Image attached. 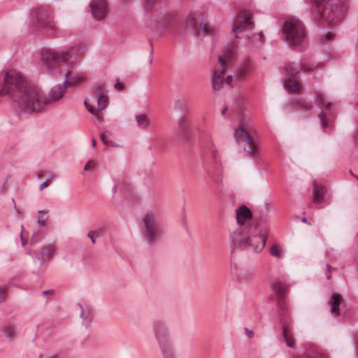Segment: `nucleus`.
I'll return each instance as SVG.
<instances>
[{"instance_id": "19", "label": "nucleus", "mask_w": 358, "mask_h": 358, "mask_svg": "<svg viewBox=\"0 0 358 358\" xmlns=\"http://www.w3.org/2000/svg\"><path fill=\"white\" fill-rule=\"evenodd\" d=\"M313 192V202L315 203H321L324 200V196L327 193V189L324 185H318L316 182H314Z\"/></svg>"}, {"instance_id": "18", "label": "nucleus", "mask_w": 358, "mask_h": 358, "mask_svg": "<svg viewBox=\"0 0 358 358\" xmlns=\"http://www.w3.org/2000/svg\"><path fill=\"white\" fill-rule=\"evenodd\" d=\"M301 69L305 72L312 70L311 68L305 64H302L300 62L288 63L285 67L287 73L292 77L296 76Z\"/></svg>"}, {"instance_id": "4", "label": "nucleus", "mask_w": 358, "mask_h": 358, "mask_svg": "<svg viewBox=\"0 0 358 358\" xmlns=\"http://www.w3.org/2000/svg\"><path fill=\"white\" fill-rule=\"evenodd\" d=\"M141 229L143 237L149 246L155 245L164 234L163 226L156 210H148L142 219Z\"/></svg>"}, {"instance_id": "63", "label": "nucleus", "mask_w": 358, "mask_h": 358, "mask_svg": "<svg viewBox=\"0 0 358 358\" xmlns=\"http://www.w3.org/2000/svg\"><path fill=\"white\" fill-rule=\"evenodd\" d=\"M48 358H51V357H48Z\"/></svg>"}, {"instance_id": "27", "label": "nucleus", "mask_w": 358, "mask_h": 358, "mask_svg": "<svg viewBox=\"0 0 358 358\" xmlns=\"http://www.w3.org/2000/svg\"><path fill=\"white\" fill-rule=\"evenodd\" d=\"M252 277L253 273L248 270H241L238 274V280L243 283L250 281Z\"/></svg>"}, {"instance_id": "50", "label": "nucleus", "mask_w": 358, "mask_h": 358, "mask_svg": "<svg viewBox=\"0 0 358 358\" xmlns=\"http://www.w3.org/2000/svg\"><path fill=\"white\" fill-rule=\"evenodd\" d=\"M259 36L260 40L262 41L264 39V33H263V31H260L259 33Z\"/></svg>"}, {"instance_id": "13", "label": "nucleus", "mask_w": 358, "mask_h": 358, "mask_svg": "<svg viewBox=\"0 0 358 358\" xmlns=\"http://www.w3.org/2000/svg\"><path fill=\"white\" fill-rule=\"evenodd\" d=\"M272 288L277 296L278 311L280 320L283 322L282 317L287 313V304L285 301L284 296L289 289V285L282 281L275 280L272 283Z\"/></svg>"}, {"instance_id": "25", "label": "nucleus", "mask_w": 358, "mask_h": 358, "mask_svg": "<svg viewBox=\"0 0 358 358\" xmlns=\"http://www.w3.org/2000/svg\"><path fill=\"white\" fill-rule=\"evenodd\" d=\"M189 129V126L187 122L185 120L184 117H181L178 119L177 122L176 131L178 135L181 136L183 138H186L187 134Z\"/></svg>"}, {"instance_id": "45", "label": "nucleus", "mask_w": 358, "mask_h": 358, "mask_svg": "<svg viewBox=\"0 0 358 358\" xmlns=\"http://www.w3.org/2000/svg\"><path fill=\"white\" fill-rule=\"evenodd\" d=\"M155 0H144V3L146 6H149Z\"/></svg>"}, {"instance_id": "30", "label": "nucleus", "mask_w": 358, "mask_h": 358, "mask_svg": "<svg viewBox=\"0 0 358 358\" xmlns=\"http://www.w3.org/2000/svg\"><path fill=\"white\" fill-rule=\"evenodd\" d=\"M283 329V337L285 341H286V343L287 346L289 348H294V341L292 340V338L289 337L288 336V327L286 325H283L282 327Z\"/></svg>"}, {"instance_id": "8", "label": "nucleus", "mask_w": 358, "mask_h": 358, "mask_svg": "<svg viewBox=\"0 0 358 358\" xmlns=\"http://www.w3.org/2000/svg\"><path fill=\"white\" fill-rule=\"evenodd\" d=\"M32 24L36 31L46 36H51L56 30L50 12L43 8H36L31 15Z\"/></svg>"}, {"instance_id": "62", "label": "nucleus", "mask_w": 358, "mask_h": 358, "mask_svg": "<svg viewBox=\"0 0 358 358\" xmlns=\"http://www.w3.org/2000/svg\"><path fill=\"white\" fill-rule=\"evenodd\" d=\"M357 138H358V128H357Z\"/></svg>"}, {"instance_id": "32", "label": "nucleus", "mask_w": 358, "mask_h": 358, "mask_svg": "<svg viewBox=\"0 0 358 358\" xmlns=\"http://www.w3.org/2000/svg\"><path fill=\"white\" fill-rule=\"evenodd\" d=\"M248 69L247 66H242L238 71L236 73V78L237 80H242L248 73Z\"/></svg>"}, {"instance_id": "31", "label": "nucleus", "mask_w": 358, "mask_h": 358, "mask_svg": "<svg viewBox=\"0 0 358 358\" xmlns=\"http://www.w3.org/2000/svg\"><path fill=\"white\" fill-rule=\"evenodd\" d=\"M270 253L272 256L279 259L283 257V252L280 249V246L276 244L273 245L271 248Z\"/></svg>"}, {"instance_id": "40", "label": "nucleus", "mask_w": 358, "mask_h": 358, "mask_svg": "<svg viewBox=\"0 0 358 358\" xmlns=\"http://www.w3.org/2000/svg\"><path fill=\"white\" fill-rule=\"evenodd\" d=\"M100 138L101 140V141L105 144V145H108V141H107L106 139V135L105 133H101L100 134Z\"/></svg>"}, {"instance_id": "15", "label": "nucleus", "mask_w": 358, "mask_h": 358, "mask_svg": "<svg viewBox=\"0 0 358 358\" xmlns=\"http://www.w3.org/2000/svg\"><path fill=\"white\" fill-rule=\"evenodd\" d=\"M252 16L247 11L241 12L235 22L232 31L236 34L240 33L244 30L251 29L254 27V22L251 21Z\"/></svg>"}, {"instance_id": "16", "label": "nucleus", "mask_w": 358, "mask_h": 358, "mask_svg": "<svg viewBox=\"0 0 358 358\" xmlns=\"http://www.w3.org/2000/svg\"><path fill=\"white\" fill-rule=\"evenodd\" d=\"M90 8L94 18L98 20L104 19L109 13L106 0H91Z\"/></svg>"}, {"instance_id": "1", "label": "nucleus", "mask_w": 358, "mask_h": 358, "mask_svg": "<svg viewBox=\"0 0 358 358\" xmlns=\"http://www.w3.org/2000/svg\"><path fill=\"white\" fill-rule=\"evenodd\" d=\"M39 87L29 83L17 70L8 71L0 77V96H7L22 112L34 114L35 107H39Z\"/></svg>"}, {"instance_id": "53", "label": "nucleus", "mask_w": 358, "mask_h": 358, "mask_svg": "<svg viewBox=\"0 0 358 358\" xmlns=\"http://www.w3.org/2000/svg\"><path fill=\"white\" fill-rule=\"evenodd\" d=\"M227 111V108L225 107L224 108L222 109V115H224L226 113V112Z\"/></svg>"}, {"instance_id": "61", "label": "nucleus", "mask_w": 358, "mask_h": 358, "mask_svg": "<svg viewBox=\"0 0 358 358\" xmlns=\"http://www.w3.org/2000/svg\"><path fill=\"white\" fill-rule=\"evenodd\" d=\"M354 177H355L356 179H357V180H358V176H357L355 175V176H354Z\"/></svg>"}, {"instance_id": "49", "label": "nucleus", "mask_w": 358, "mask_h": 358, "mask_svg": "<svg viewBox=\"0 0 358 358\" xmlns=\"http://www.w3.org/2000/svg\"><path fill=\"white\" fill-rule=\"evenodd\" d=\"M334 269H335V268H333L329 264H327V270L328 272H331Z\"/></svg>"}, {"instance_id": "55", "label": "nucleus", "mask_w": 358, "mask_h": 358, "mask_svg": "<svg viewBox=\"0 0 358 358\" xmlns=\"http://www.w3.org/2000/svg\"><path fill=\"white\" fill-rule=\"evenodd\" d=\"M30 241H31V243H33V244L36 243V241L34 240L33 238H31Z\"/></svg>"}, {"instance_id": "28", "label": "nucleus", "mask_w": 358, "mask_h": 358, "mask_svg": "<svg viewBox=\"0 0 358 358\" xmlns=\"http://www.w3.org/2000/svg\"><path fill=\"white\" fill-rule=\"evenodd\" d=\"M285 86L287 89L293 92H298L300 90L299 83L294 80L285 81Z\"/></svg>"}, {"instance_id": "42", "label": "nucleus", "mask_w": 358, "mask_h": 358, "mask_svg": "<svg viewBox=\"0 0 358 358\" xmlns=\"http://www.w3.org/2000/svg\"><path fill=\"white\" fill-rule=\"evenodd\" d=\"M233 77L231 76H227V78L224 79V83L228 84L229 85H231Z\"/></svg>"}, {"instance_id": "57", "label": "nucleus", "mask_w": 358, "mask_h": 358, "mask_svg": "<svg viewBox=\"0 0 358 358\" xmlns=\"http://www.w3.org/2000/svg\"><path fill=\"white\" fill-rule=\"evenodd\" d=\"M151 45V51H150V54L152 55L153 54V48H152V45L150 44Z\"/></svg>"}, {"instance_id": "10", "label": "nucleus", "mask_w": 358, "mask_h": 358, "mask_svg": "<svg viewBox=\"0 0 358 358\" xmlns=\"http://www.w3.org/2000/svg\"><path fill=\"white\" fill-rule=\"evenodd\" d=\"M94 96L85 101V106L87 110L94 115L97 120H102L99 111L104 110L108 104V90H105L103 85H100L94 89Z\"/></svg>"}, {"instance_id": "52", "label": "nucleus", "mask_w": 358, "mask_h": 358, "mask_svg": "<svg viewBox=\"0 0 358 358\" xmlns=\"http://www.w3.org/2000/svg\"><path fill=\"white\" fill-rule=\"evenodd\" d=\"M96 144V141L95 138H92V145L93 147H95Z\"/></svg>"}, {"instance_id": "60", "label": "nucleus", "mask_w": 358, "mask_h": 358, "mask_svg": "<svg viewBox=\"0 0 358 358\" xmlns=\"http://www.w3.org/2000/svg\"><path fill=\"white\" fill-rule=\"evenodd\" d=\"M350 174H351L352 176H355V174L352 173V171H350Z\"/></svg>"}, {"instance_id": "59", "label": "nucleus", "mask_w": 358, "mask_h": 358, "mask_svg": "<svg viewBox=\"0 0 358 358\" xmlns=\"http://www.w3.org/2000/svg\"><path fill=\"white\" fill-rule=\"evenodd\" d=\"M327 280H330L331 279V275H327Z\"/></svg>"}, {"instance_id": "20", "label": "nucleus", "mask_w": 358, "mask_h": 358, "mask_svg": "<svg viewBox=\"0 0 358 358\" xmlns=\"http://www.w3.org/2000/svg\"><path fill=\"white\" fill-rule=\"evenodd\" d=\"M252 217L250 210L245 205H242L236 210V220L239 225H243L246 220L251 219Z\"/></svg>"}, {"instance_id": "23", "label": "nucleus", "mask_w": 358, "mask_h": 358, "mask_svg": "<svg viewBox=\"0 0 358 358\" xmlns=\"http://www.w3.org/2000/svg\"><path fill=\"white\" fill-rule=\"evenodd\" d=\"M342 300L341 295L338 293H334L331 295L330 301L331 305V313L334 316H338L340 315L339 306Z\"/></svg>"}, {"instance_id": "44", "label": "nucleus", "mask_w": 358, "mask_h": 358, "mask_svg": "<svg viewBox=\"0 0 358 358\" xmlns=\"http://www.w3.org/2000/svg\"><path fill=\"white\" fill-rule=\"evenodd\" d=\"M92 162V160L90 159L88 161V162L85 165L84 170L87 171L90 167V164Z\"/></svg>"}, {"instance_id": "39", "label": "nucleus", "mask_w": 358, "mask_h": 358, "mask_svg": "<svg viewBox=\"0 0 358 358\" xmlns=\"http://www.w3.org/2000/svg\"><path fill=\"white\" fill-rule=\"evenodd\" d=\"M50 185V182L48 180H45V182H43V183L41 184L40 187H39V190L40 191H42L43 189H44L45 187H47L48 186H49Z\"/></svg>"}, {"instance_id": "12", "label": "nucleus", "mask_w": 358, "mask_h": 358, "mask_svg": "<svg viewBox=\"0 0 358 358\" xmlns=\"http://www.w3.org/2000/svg\"><path fill=\"white\" fill-rule=\"evenodd\" d=\"M185 29H189L193 34H198L199 32L210 33V27L205 15L201 10L192 12L187 15Z\"/></svg>"}, {"instance_id": "14", "label": "nucleus", "mask_w": 358, "mask_h": 358, "mask_svg": "<svg viewBox=\"0 0 358 358\" xmlns=\"http://www.w3.org/2000/svg\"><path fill=\"white\" fill-rule=\"evenodd\" d=\"M316 101L318 106L321 108L320 113L318 114V117L320 120L321 125L324 130L329 126V121L331 117V103L327 101L324 95L322 93H317L316 95Z\"/></svg>"}, {"instance_id": "56", "label": "nucleus", "mask_w": 358, "mask_h": 358, "mask_svg": "<svg viewBox=\"0 0 358 358\" xmlns=\"http://www.w3.org/2000/svg\"><path fill=\"white\" fill-rule=\"evenodd\" d=\"M181 104L182 103L180 101L176 102V105H177L178 108H179Z\"/></svg>"}, {"instance_id": "9", "label": "nucleus", "mask_w": 358, "mask_h": 358, "mask_svg": "<svg viewBox=\"0 0 358 358\" xmlns=\"http://www.w3.org/2000/svg\"><path fill=\"white\" fill-rule=\"evenodd\" d=\"M155 339L164 358H176L172 341L165 324L156 321L153 324Z\"/></svg>"}, {"instance_id": "5", "label": "nucleus", "mask_w": 358, "mask_h": 358, "mask_svg": "<svg viewBox=\"0 0 358 358\" xmlns=\"http://www.w3.org/2000/svg\"><path fill=\"white\" fill-rule=\"evenodd\" d=\"M316 17L326 23L337 21L345 12L344 0H315Z\"/></svg>"}, {"instance_id": "3", "label": "nucleus", "mask_w": 358, "mask_h": 358, "mask_svg": "<svg viewBox=\"0 0 358 358\" xmlns=\"http://www.w3.org/2000/svg\"><path fill=\"white\" fill-rule=\"evenodd\" d=\"M255 229L246 226H240L230 231L229 243L231 252L237 249L251 250L254 252H259L266 244V238L255 233Z\"/></svg>"}, {"instance_id": "11", "label": "nucleus", "mask_w": 358, "mask_h": 358, "mask_svg": "<svg viewBox=\"0 0 358 358\" xmlns=\"http://www.w3.org/2000/svg\"><path fill=\"white\" fill-rule=\"evenodd\" d=\"M66 91V85L64 83L55 85L49 92L48 96L45 97L43 94L41 90L39 88L38 94V106L35 107L34 114L42 112L45 107L61 99Z\"/></svg>"}, {"instance_id": "33", "label": "nucleus", "mask_w": 358, "mask_h": 358, "mask_svg": "<svg viewBox=\"0 0 358 358\" xmlns=\"http://www.w3.org/2000/svg\"><path fill=\"white\" fill-rule=\"evenodd\" d=\"M206 174L208 175V177L212 178V180L214 182H215L217 183L220 182L221 180L218 178H215V175H220V171H217H217H213L210 169H207Z\"/></svg>"}, {"instance_id": "2", "label": "nucleus", "mask_w": 358, "mask_h": 358, "mask_svg": "<svg viewBox=\"0 0 358 358\" xmlns=\"http://www.w3.org/2000/svg\"><path fill=\"white\" fill-rule=\"evenodd\" d=\"M73 48L67 50H43L41 54V59L43 62L47 72L53 76H63L64 84L67 87H76L82 83L85 80L83 74L71 76V69L73 64L68 61L72 57Z\"/></svg>"}, {"instance_id": "38", "label": "nucleus", "mask_w": 358, "mask_h": 358, "mask_svg": "<svg viewBox=\"0 0 358 358\" xmlns=\"http://www.w3.org/2000/svg\"><path fill=\"white\" fill-rule=\"evenodd\" d=\"M47 220H48V217H45V219H42L41 217H39L38 218L37 222L39 226L43 227L45 224Z\"/></svg>"}, {"instance_id": "21", "label": "nucleus", "mask_w": 358, "mask_h": 358, "mask_svg": "<svg viewBox=\"0 0 358 358\" xmlns=\"http://www.w3.org/2000/svg\"><path fill=\"white\" fill-rule=\"evenodd\" d=\"M55 247L52 245H46L41 248L38 255V259L44 262L51 259L53 252H55Z\"/></svg>"}, {"instance_id": "46", "label": "nucleus", "mask_w": 358, "mask_h": 358, "mask_svg": "<svg viewBox=\"0 0 358 358\" xmlns=\"http://www.w3.org/2000/svg\"><path fill=\"white\" fill-rule=\"evenodd\" d=\"M332 37H333L332 34H331L330 32H327V33L326 34V36H325V39H326V40H329V39H331Z\"/></svg>"}, {"instance_id": "43", "label": "nucleus", "mask_w": 358, "mask_h": 358, "mask_svg": "<svg viewBox=\"0 0 358 358\" xmlns=\"http://www.w3.org/2000/svg\"><path fill=\"white\" fill-rule=\"evenodd\" d=\"M53 294H54L53 289H48V290H45V291L42 292V294H43V295H46V294L53 295Z\"/></svg>"}, {"instance_id": "26", "label": "nucleus", "mask_w": 358, "mask_h": 358, "mask_svg": "<svg viewBox=\"0 0 358 358\" xmlns=\"http://www.w3.org/2000/svg\"><path fill=\"white\" fill-rule=\"evenodd\" d=\"M136 120L138 123V127L141 129H145L150 125V120L145 114L136 115Z\"/></svg>"}, {"instance_id": "47", "label": "nucleus", "mask_w": 358, "mask_h": 358, "mask_svg": "<svg viewBox=\"0 0 358 358\" xmlns=\"http://www.w3.org/2000/svg\"><path fill=\"white\" fill-rule=\"evenodd\" d=\"M87 236H88L89 238H91L92 242L93 243H95V239H94V238L96 237V236H95V235H90V232H88V234H87Z\"/></svg>"}, {"instance_id": "7", "label": "nucleus", "mask_w": 358, "mask_h": 358, "mask_svg": "<svg viewBox=\"0 0 358 358\" xmlns=\"http://www.w3.org/2000/svg\"><path fill=\"white\" fill-rule=\"evenodd\" d=\"M305 36L303 24L299 20L290 17L284 22L282 38L289 46L296 47L301 45Z\"/></svg>"}, {"instance_id": "41", "label": "nucleus", "mask_w": 358, "mask_h": 358, "mask_svg": "<svg viewBox=\"0 0 358 358\" xmlns=\"http://www.w3.org/2000/svg\"><path fill=\"white\" fill-rule=\"evenodd\" d=\"M5 300L4 289L0 286V303Z\"/></svg>"}, {"instance_id": "36", "label": "nucleus", "mask_w": 358, "mask_h": 358, "mask_svg": "<svg viewBox=\"0 0 358 358\" xmlns=\"http://www.w3.org/2000/svg\"><path fill=\"white\" fill-rule=\"evenodd\" d=\"M115 88L116 90H122L124 89V83L120 82L118 80H117L115 85Z\"/></svg>"}, {"instance_id": "34", "label": "nucleus", "mask_w": 358, "mask_h": 358, "mask_svg": "<svg viewBox=\"0 0 358 358\" xmlns=\"http://www.w3.org/2000/svg\"><path fill=\"white\" fill-rule=\"evenodd\" d=\"M172 19H173V15L171 14L168 13V14H166L165 15H164V17L162 18V27H166L168 26V24L169 22H171Z\"/></svg>"}, {"instance_id": "22", "label": "nucleus", "mask_w": 358, "mask_h": 358, "mask_svg": "<svg viewBox=\"0 0 358 358\" xmlns=\"http://www.w3.org/2000/svg\"><path fill=\"white\" fill-rule=\"evenodd\" d=\"M293 106L297 110L306 113L310 111L313 108V105L310 101L305 99L293 101L287 107Z\"/></svg>"}, {"instance_id": "37", "label": "nucleus", "mask_w": 358, "mask_h": 358, "mask_svg": "<svg viewBox=\"0 0 358 358\" xmlns=\"http://www.w3.org/2000/svg\"><path fill=\"white\" fill-rule=\"evenodd\" d=\"M245 334L246 336L249 338H251L254 335L253 331L249 329L247 327L245 328Z\"/></svg>"}, {"instance_id": "17", "label": "nucleus", "mask_w": 358, "mask_h": 358, "mask_svg": "<svg viewBox=\"0 0 358 358\" xmlns=\"http://www.w3.org/2000/svg\"><path fill=\"white\" fill-rule=\"evenodd\" d=\"M218 59L220 66L215 69L212 78V87L215 91L220 90L225 83L223 75L225 72L226 62L222 56H219Z\"/></svg>"}, {"instance_id": "35", "label": "nucleus", "mask_w": 358, "mask_h": 358, "mask_svg": "<svg viewBox=\"0 0 358 358\" xmlns=\"http://www.w3.org/2000/svg\"><path fill=\"white\" fill-rule=\"evenodd\" d=\"M105 230L103 229H99L96 231H90V235H95L96 237H99L101 234H104Z\"/></svg>"}, {"instance_id": "48", "label": "nucleus", "mask_w": 358, "mask_h": 358, "mask_svg": "<svg viewBox=\"0 0 358 358\" xmlns=\"http://www.w3.org/2000/svg\"><path fill=\"white\" fill-rule=\"evenodd\" d=\"M21 242H22V245H25L26 243H27V240H25L23 237V235H22V232H21Z\"/></svg>"}, {"instance_id": "6", "label": "nucleus", "mask_w": 358, "mask_h": 358, "mask_svg": "<svg viewBox=\"0 0 358 358\" xmlns=\"http://www.w3.org/2000/svg\"><path fill=\"white\" fill-rule=\"evenodd\" d=\"M252 124L249 118L242 117L238 127L234 131V136L237 143L245 142L244 150L250 157H255L258 152V145L251 134Z\"/></svg>"}, {"instance_id": "54", "label": "nucleus", "mask_w": 358, "mask_h": 358, "mask_svg": "<svg viewBox=\"0 0 358 358\" xmlns=\"http://www.w3.org/2000/svg\"><path fill=\"white\" fill-rule=\"evenodd\" d=\"M301 222H303V223H306L307 222V219L306 217H303L301 219Z\"/></svg>"}, {"instance_id": "24", "label": "nucleus", "mask_w": 358, "mask_h": 358, "mask_svg": "<svg viewBox=\"0 0 358 358\" xmlns=\"http://www.w3.org/2000/svg\"><path fill=\"white\" fill-rule=\"evenodd\" d=\"M1 331L5 338L10 341H14L17 337V331L13 324H3L1 327Z\"/></svg>"}, {"instance_id": "51", "label": "nucleus", "mask_w": 358, "mask_h": 358, "mask_svg": "<svg viewBox=\"0 0 358 358\" xmlns=\"http://www.w3.org/2000/svg\"><path fill=\"white\" fill-rule=\"evenodd\" d=\"M38 213H39V214H47V213H48V210H38Z\"/></svg>"}, {"instance_id": "29", "label": "nucleus", "mask_w": 358, "mask_h": 358, "mask_svg": "<svg viewBox=\"0 0 358 358\" xmlns=\"http://www.w3.org/2000/svg\"><path fill=\"white\" fill-rule=\"evenodd\" d=\"M78 305L81 309L80 317L85 322H90L91 320L90 310L89 309H85L81 303H79Z\"/></svg>"}, {"instance_id": "58", "label": "nucleus", "mask_w": 358, "mask_h": 358, "mask_svg": "<svg viewBox=\"0 0 358 358\" xmlns=\"http://www.w3.org/2000/svg\"><path fill=\"white\" fill-rule=\"evenodd\" d=\"M152 57H150V59H149V63H150V64H152Z\"/></svg>"}]
</instances>
